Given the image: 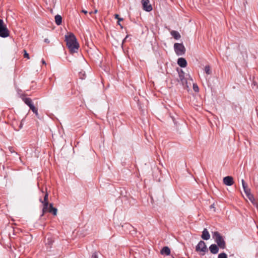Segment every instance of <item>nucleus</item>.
I'll return each mask as SVG.
<instances>
[{"mask_svg": "<svg viewBox=\"0 0 258 258\" xmlns=\"http://www.w3.org/2000/svg\"><path fill=\"white\" fill-rule=\"evenodd\" d=\"M65 40L67 46L70 52L72 53L77 52L79 49V45L74 34L70 33L69 35H66L65 36Z\"/></svg>", "mask_w": 258, "mask_h": 258, "instance_id": "1", "label": "nucleus"}, {"mask_svg": "<svg viewBox=\"0 0 258 258\" xmlns=\"http://www.w3.org/2000/svg\"><path fill=\"white\" fill-rule=\"evenodd\" d=\"M114 17L116 19H118V18H119V15L118 14H115Z\"/></svg>", "mask_w": 258, "mask_h": 258, "instance_id": "31", "label": "nucleus"}, {"mask_svg": "<svg viewBox=\"0 0 258 258\" xmlns=\"http://www.w3.org/2000/svg\"><path fill=\"white\" fill-rule=\"evenodd\" d=\"M22 125H23L22 123H21V124H20V128L22 127Z\"/></svg>", "mask_w": 258, "mask_h": 258, "instance_id": "36", "label": "nucleus"}, {"mask_svg": "<svg viewBox=\"0 0 258 258\" xmlns=\"http://www.w3.org/2000/svg\"><path fill=\"white\" fill-rule=\"evenodd\" d=\"M82 12L84 13L85 14H86L87 13V11L84 10H83Z\"/></svg>", "mask_w": 258, "mask_h": 258, "instance_id": "34", "label": "nucleus"}, {"mask_svg": "<svg viewBox=\"0 0 258 258\" xmlns=\"http://www.w3.org/2000/svg\"><path fill=\"white\" fill-rule=\"evenodd\" d=\"M211 208H213V205H211Z\"/></svg>", "mask_w": 258, "mask_h": 258, "instance_id": "39", "label": "nucleus"}, {"mask_svg": "<svg viewBox=\"0 0 258 258\" xmlns=\"http://www.w3.org/2000/svg\"><path fill=\"white\" fill-rule=\"evenodd\" d=\"M201 237L205 240H209L210 238V234L206 228H204L202 231Z\"/></svg>", "mask_w": 258, "mask_h": 258, "instance_id": "11", "label": "nucleus"}, {"mask_svg": "<svg viewBox=\"0 0 258 258\" xmlns=\"http://www.w3.org/2000/svg\"><path fill=\"white\" fill-rule=\"evenodd\" d=\"M223 183L227 186H231L233 184V178L232 176H227L223 178Z\"/></svg>", "mask_w": 258, "mask_h": 258, "instance_id": "9", "label": "nucleus"}, {"mask_svg": "<svg viewBox=\"0 0 258 258\" xmlns=\"http://www.w3.org/2000/svg\"><path fill=\"white\" fill-rule=\"evenodd\" d=\"M93 13V12H90V14H92Z\"/></svg>", "mask_w": 258, "mask_h": 258, "instance_id": "38", "label": "nucleus"}, {"mask_svg": "<svg viewBox=\"0 0 258 258\" xmlns=\"http://www.w3.org/2000/svg\"><path fill=\"white\" fill-rule=\"evenodd\" d=\"M171 36L175 39L178 40L180 38L181 35L179 33L175 30H172L170 32Z\"/></svg>", "mask_w": 258, "mask_h": 258, "instance_id": "14", "label": "nucleus"}, {"mask_svg": "<svg viewBox=\"0 0 258 258\" xmlns=\"http://www.w3.org/2000/svg\"><path fill=\"white\" fill-rule=\"evenodd\" d=\"M91 258H98L97 252H94V253H93Z\"/></svg>", "mask_w": 258, "mask_h": 258, "instance_id": "26", "label": "nucleus"}, {"mask_svg": "<svg viewBox=\"0 0 258 258\" xmlns=\"http://www.w3.org/2000/svg\"><path fill=\"white\" fill-rule=\"evenodd\" d=\"M51 211H49V213H52L53 215H56L57 210L56 208H54L53 206H51Z\"/></svg>", "mask_w": 258, "mask_h": 258, "instance_id": "22", "label": "nucleus"}, {"mask_svg": "<svg viewBox=\"0 0 258 258\" xmlns=\"http://www.w3.org/2000/svg\"><path fill=\"white\" fill-rule=\"evenodd\" d=\"M141 2L143 5V8L145 11L149 12L152 10V7L149 4V0H142Z\"/></svg>", "mask_w": 258, "mask_h": 258, "instance_id": "8", "label": "nucleus"}, {"mask_svg": "<svg viewBox=\"0 0 258 258\" xmlns=\"http://www.w3.org/2000/svg\"><path fill=\"white\" fill-rule=\"evenodd\" d=\"M196 250L197 252H201V255H204L206 252L208 251V248L205 242L201 240L196 247Z\"/></svg>", "mask_w": 258, "mask_h": 258, "instance_id": "5", "label": "nucleus"}, {"mask_svg": "<svg viewBox=\"0 0 258 258\" xmlns=\"http://www.w3.org/2000/svg\"><path fill=\"white\" fill-rule=\"evenodd\" d=\"M118 22H117V24H118V25H119L121 27V28H122V27H122V26L121 25V24H120V21H122V20H123V19H122V18H118Z\"/></svg>", "mask_w": 258, "mask_h": 258, "instance_id": "28", "label": "nucleus"}, {"mask_svg": "<svg viewBox=\"0 0 258 258\" xmlns=\"http://www.w3.org/2000/svg\"><path fill=\"white\" fill-rule=\"evenodd\" d=\"M51 206H53L52 204H48V206L46 212H49L50 211H51Z\"/></svg>", "mask_w": 258, "mask_h": 258, "instance_id": "27", "label": "nucleus"}, {"mask_svg": "<svg viewBox=\"0 0 258 258\" xmlns=\"http://www.w3.org/2000/svg\"><path fill=\"white\" fill-rule=\"evenodd\" d=\"M10 32L4 21L0 19V37L6 38L9 36Z\"/></svg>", "mask_w": 258, "mask_h": 258, "instance_id": "3", "label": "nucleus"}, {"mask_svg": "<svg viewBox=\"0 0 258 258\" xmlns=\"http://www.w3.org/2000/svg\"><path fill=\"white\" fill-rule=\"evenodd\" d=\"M213 238L214 239L215 242L216 243L219 247L221 249H225L226 248V242L224 237L218 231H215L212 233Z\"/></svg>", "mask_w": 258, "mask_h": 258, "instance_id": "2", "label": "nucleus"}, {"mask_svg": "<svg viewBox=\"0 0 258 258\" xmlns=\"http://www.w3.org/2000/svg\"><path fill=\"white\" fill-rule=\"evenodd\" d=\"M53 242V240L52 238L51 237H48L46 241V244L49 245L50 248Z\"/></svg>", "mask_w": 258, "mask_h": 258, "instance_id": "18", "label": "nucleus"}, {"mask_svg": "<svg viewBox=\"0 0 258 258\" xmlns=\"http://www.w3.org/2000/svg\"><path fill=\"white\" fill-rule=\"evenodd\" d=\"M41 62L43 64H46L45 61L43 59H42Z\"/></svg>", "mask_w": 258, "mask_h": 258, "instance_id": "33", "label": "nucleus"}, {"mask_svg": "<svg viewBox=\"0 0 258 258\" xmlns=\"http://www.w3.org/2000/svg\"><path fill=\"white\" fill-rule=\"evenodd\" d=\"M97 10H95V11H94V13H97Z\"/></svg>", "mask_w": 258, "mask_h": 258, "instance_id": "37", "label": "nucleus"}, {"mask_svg": "<svg viewBox=\"0 0 258 258\" xmlns=\"http://www.w3.org/2000/svg\"><path fill=\"white\" fill-rule=\"evenodd\" d=\"M30 107V109L35 114L36 116H38V109L34 106V104L31 105Z\"/></svg>", "mask_w": 258, "mask_h": 258, "instance_id": "19", "label": "nucleus"}, {"mask_svg": "<svg viewBox=\"0 0 258 258\" xmlns=\"http://www.w3.org/2000/svg\"><path fill=\"white\" fill-rule=\"evenodd\" d=\"M204 71H205V72L207 75H210V74H211V68H210V67L209 65H207V66H206L205 67Z\"/></svg>", "mask_w": 258, "mask_h": 258, "instance_id": "21", "label": "nucleus"}, {"mask_svg": "<svg viewBox=\"0 0 258 258\" xmlns=\"http://www.w3.org/2000/svg\"><path fill=\"white\" fill-rule=\"evenodd\" d=\"M55 22L57 25H60L62 22V17L60 15H57L55 16Z\"/></svg>", "mask_w": 258, "mask_h": 258, "instance_id": "17", "label": "nucleus"}, {"mask_svg": "<svg viewBox=\"0 0 258 258\" xmlns=\"http://www.w3.org/2000/svg\"><path fill=\"white\" fill-rule=\"evenodd\" d=\"M9 150L11 152V153H13L14 151L13 149V148L11 147H10L9 148Z\"/></svg>", "mask_w": 258, "mask_h": 258, "instance_id": "30", "label": "nucleus"}, {"mask_svg": "<svg viewBox=\"0 0 258 258\" xmlns=\"http://www.w3.org/2000/svg\"><path fill=\"white\" fill-rule=\"evenodd\" d=\"M174 49L178 56L182 55L185 53L186 49L182 43H175L174 44Z\"/></svg>", "mask_w": 258, "mask_h": 258, "instance_id": "4", "label": "nucleus"}, {"mask_svg": "<svg viewBox=\"0 0 258 258\" xmlns=\"http://www.w3.org/2000/svg\"><path fill=\"white\" fill-rule=\"evenodd\" d=\"M218 258H228L227 255L225 252H222L218 254Z\"/></svg>", "mask_w": 258, "mask_h": 258, "instance_id": "23", "label": "nucleus"}, {"mask_svg": "<svg viewBox=\"0 0 258 258\" xmlns=\"http://www.w3.org/2000/svg\"><path fill=\"white\" fill-rule=\"evenodd\" d=\"M177 64L181 68H185L187 66V62L185 58L180 57L177 60Z\"/></svg>", "mask_w": 258, "mask_h": 258, "instance_id": "13", "label": "nucleus"}, {"mask_svg": "<svg viewBox=\"0 0 258 258\" xmlns=\"http://www.w3.org/2000/svg\"><path fill=\"white\" fill-rule=\"evenodd\" d=\"M247 198L249 199V200L253 204H254V198L253 196V195L250 193L247 195H246Z\"/></svg>", "mask_w": 258, "mask_h": 258, "instance_id": "20", "label": "nucleus"}, {"mask_svg": "<svg viewBox=\"0 0 258 258\" xmlns=\"http://www.w3.org/2000/svg\"><path fill=\"white\" fill-rule=\"evenodd\" d=\"M22 99L25 103L29 106V107H30L33 104L32 99L30 98L23 97Z\"/></svg>", "mask_w": 258, "mask_h": 258, "instance_id": "15", "label": "nucleus"}, {"mask_svg": "<svg viewBox=\"0 0 258 258\" xmlns=\"http://www.w3.org/2000/svg\"><path fill=\"white\" fill-rule=\"evenodd\" d=\"M23 52H24V57L25 58H27V59H29L30 58L29 55L27 53V51L26 50H24Z\"/></svg>", "mask_w": 258, "mask_h": 258, "instance_id": "25", "label": "nucleus"}, {"mask_svg": "<svg viewBox=\"0 0 258 258\" xmlns=\"http://www.w3.org/2000/svg\"><path fill=\"white\" fill-rule=\"evenodd\" d=\"M193 89L196 92H198L199 91V88L197 84H193Z\"/></svg>", "mask_w": 258, "mask_h": 258, "instance_id": "24", "label": "nucleus"}, {"mask_svg": "<svg viewBox=\"0 0 258 258\" xmlns=\"http://www.w3.org/2000/svg\"><path fill=\"white\" fill-rule=\"evenodd\" d=\"M44 41L46 43L49 42V40L48 39H45Z\"/></svg>", "mask_w": 258, "mask_h": 258, "instance_id": "35", "label": "nucleus"}, {"mask_svg": "<svg viewBox=\"0 0 258 258\" xmlns=\"http://www.w3.org/2000/svg\"><path fill=\"white\" fill-rule=\"evenodd\" d=\"M242 187L244 190V191L246 195H247L251 193L250 189L248 188L247 184L245 182L244 179L241 180Z\"/></svg>", "mask_w": 258, "mask_h": 258, "instance_id": "12", "label": "nucleus"}, {"mask_svg": "<svg viewBox=\"0 0 258 258\" xmlns=\"http://www.w3.org/2000/svg\"><path fill=\"white\" fill-rule=\"evenodd\" d=\"M48 194L46 192L45 194L43 201H42L41 199H40V201L43 204L42 213L41 215V217H42L44 215V213H45L47 211V209L48 206Z\"/></svg>", "mask_w": 258, "mask_h": 258, "instance_id": "7", "label": "nucleus"}, {"mask_svg": "<svg viewBox=\"0 0 258 258\" xmlns=\"http://www.w3.org/2000/svg\"><path fill=\"white\" fill-rule=\"evenodd\" d=\"M127 37H128V35L126 36V37H125L124 38V39L123 40V41H122V43H124V42L126 41V39H127Z\"/></svg>", "mask_w": 258, "mask_h": 258, "instance_id": "32", "label": "nucleus"}, {"mask_svg": "<svg viewBox=\"0 0 258 258\" xmlns=\"http://www.w3.org/2000/svg\"><path fill=\"white\" fill-rule=\"evenodd\" d=\"M85 74L84 73H82L81 72L80 73V78L82 79H84L85 78H83L82 76H85Z\"/></svg>", "mask_w": 258, "mask_h": 258, "instance_id": "29", "label": "nucleus"}, {"mask_svg": "<svg viewBox=\"0 0 258 258\" xmlns=\"http://www.w3.org/2000/svg\"><path fill=\"white\" fill-rule=\"evenodd\" d=\"M209 250L212 254H216L218 252L219 247L217 245L212 244L209 246Z\"/></svg>", "mask_w": 258, "mask_h": 258, "instance_id": "10", "label": "nucleus"}, {"mask_svg": "<svg viewBox=\"0 0 258 258\" xmlns=\"http://www.w3.org/2000/svg\"><path fill=\"white\" fill-rule=\"evenodd\" d=\"M178 72L179 76V80H178V81H180L181 82L182 85L184 88H188L189 86L188 85V83L186 79L185 78L184 72L181 69H180L179 71L178 70Z\"/></svg>", "mask_w": 258, "mask_h": 258, "instance_id": "6", "label": "nucleus"}, {"mask_svg": "<svg viewBox=\"0 0 258 258\" xmlns=\"http://www.w3.org/2000/svg\"><path fill=\"white\" fill-rule=\"evenodd\" d=\"M161 253L162 254H165L166 255H168L170 253V249L168 247L165 246L161 250Z\"/></svg>", "mask_w": 258, "mask_h": 258, "instance_id": "16", "label": "nucleus"}]
</instances>
